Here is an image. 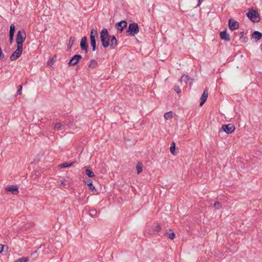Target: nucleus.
I'll return each instance as SVG.
<instances>
[{"mask_svg": "<svg viewBox=\"0 0 262 262\" xmlns=\"http://www.w3.org/2000/svg\"><path fill=\"white\" fill-rule=\"evenodd\" d=\"M100 40L102 45L104 48H107L110 45L111 36L107 29L103 28L100 32Z\"/></svg>", "mask_w": 262, "mask_h": 262, "instance_id": "f257e3e1", "label": "nucleus"}, {"mask_svg": "<svg viewBox=\"0 0 262 262\" xmlns=\"http://www.w3.org/2000/svg\"><path fill=\"white\" fill-rule=\"evenodd\" d=\"M139 32V28L137 23H133L129 24L127 30H126L128 36H134L136 34H137Z\"/></svg>", "mask_w": 262, "mask_h": 262, "instance_id": "f03ea898", "label": "nucleus"}, {"mask_svg": "<svg viewBox=\"0 0 262 262\" xmlns=\"http://www.w3.org/2000/svg\"><path fill=\"white\" fill-rule=\"evenodd\" d=\"M26 38V32L24 30L18 31L17 32L16 38V42L17 43V46L23 48V42L25 41Z\"/></svg>", "mask_w": 262, "mask_h": 262, "instance_id": "7ed1b4c3", "label": "nucleus"}, {"mask_svg": "<svg viewBox=\"0 0 262 262\" xmlns=\"http://www.w3.org/2000/svg\"><path fill=\"white\" fill-rule=\"evenodd\" d=\"M247 17L253 22L258 23L260 21V16L257 10H254L252 9H249L247 13Z\"/></svg>", "mask_w": 262, "mask_h": 262, "instance_id": "20e7f679", "label": "nucleus"}, {"mask_svg": "<svg viewBox=\"0 0 262 262\" xmlns=\"http://www.w3.org/2000/svg\"><path fill=\"white\" fill-rule=\"evenodd\" d=\"M98 34L96 30L92 29L90 33V43L92 47V51H95L96 48V39L98 38Z\"/></svg>", "mask_w": 262, "mask_h": 262, "instance_id": "39448f33", "label": "nucleus"}, {"mask_svg": "<svg viewBox=\"0 0 262 262\" xmlns=\"http://www.w3.org/2000/svg\"><path fill=\"white\" fill-rule=\"evenodd\" d=\"M23 50V48L17 46V49L12 54L10 57V59L11 61H14L18 58Z\"/></svg>", "mask_w": 262, "mask_h": 262, "instance_id": "423d86ee", "label": "nucleus"}, {"mask_svg": "<svg viewBox=\"0 0 262 262\" xmlns=\"http://www.w3.org/2000/svg\"><path fill=\"white\" fill-rule=\"evenodd\" d=\"M235 129L234 125L232 124H224L222 126V129L228 134L233 133Z\"/></svg>", "mask_w": 262, "mask_h": 262, "instance_id": "0eeeda50", "label": "nucleus"}, {"mask_svg": "<svg viewBox=\"0 0 262 262\" xmlns=\"http://www.w3.org/2000/svg\"><path fill=\"white\" fill-rule=\"evenodd\" d=\"M127 23L125 20H121L115 24V28L120 32H122L124 28H126Z\"/></svg>", "mask_w": 262, "mask_h": 262, "instance_id": "6e6552de", "label": "nucleus"}, {"mask_svg": "<svg viewBox=\"0 0 262 262\" xmlns=\"http://www.w3.org/2000/svg\"><path fill=\"white\" fill-rule=\"evenodd\" d=\"M82 58V56L79 54L75 55L70 60L68 63L69 66H72L76 65L80 59Z\"/></svg>", "mask_w": 262, "mask_h": 262, "instance_id": "1a4fd4ad", "label": "nucleus"}, {"mask_svg": "<svg viewBox=\"0 0 262 262\" xmlns=\"http://www.w3.org/2000/svg\"><path fill=\"white\" fill-rule=\"evenodd\" d=\"M228 25L229 29L231 30H234L237 29L239 27V23L238 21L230 18L228 20Z\"/></svg>", "mask_w": 262, "mask_h": 262, "instance_id": "9d476101", "label": "nucleus"}, {"mask_svg": "<svg viewBox=\"0 0 262 262\" xmlns=\"http://www.w3.org/2000/svg\"><path fill=\"white\" fill-rule=\"evenodd\" d=\"M80 46L82 50L85 51L86 53L88 52V44L86 36H84L81 38Z\"/></svg>", "mask_w": 262, "mask_h": 262, "instance_id": "9b49d317", "label": "nucleus"}, {"mask_svg": "<svg viewBox=\"0 0 262 262\" xmlns=\"http://www.w3.org/2000/svg\"><path fill=\"white\" fill-rule=\"evenodd\" d=\"M182 80L185 82L186 84L189 83V85H191L193 83V80L190 78L188 75L185 74H184L181 78L179 79V81L181 83H182Z\"/></svg>", "mask_w": 262, "mask_h": 262, "instance_id": "f8f14e48", "label": "nucleus"}, {"mask_svg": "<svg viewBox=\"0 0 262 262\" xmlns=\"http://www.w3.org/2000/svg\"><path fill=\"white\" fill-rule=\"evenodd\" d=\"M208 96V90L207 89H205L203 92V94L201 97V102L200 103V106H202L206 102Z\"/></svg>", "mask_w": 262, "mask_h": 262, "instance_id": "ddd939ff", "label": "nucleus"}, {"mask_svg": "<svg viewBox=\"0 0 262 262\" xmlns=\"http://www.w3.org/2000/svg\"><path fill=\"white\" fill-rule=\"evenodd\" d=\"M118 45L117 40L116 37L114 35L111 36L110 40V47L112 49H115Z\"/></svg>", "mask_w": 262, "mask_h": 262, "instance_id": "4468645a", "label": "nucleus"}, {"mask_svg": "<svg viewBox=\"0 0 262 262\" xmlns=\"http://www.w3.org/2000/svg\"><path fill=\"white\" fill-rule=\"evenodd\" d=\"M6 190L8 191L11 192L14 195H16L18 193V187L17 186L11 185L6 187Z\"/></svg>", "mask_w": 262, "mask_h": 262, "instance_id": "2eb2a0df", "label": "nucleus"}, {"mask_svg": "<svg viewBox=\"0 0 262 262\" xmlns=\"http://www.w3.org/2000/svg\"><path fill=\"white\" fill-rule=\"evenodd\" d=\"M220 36L222 40H224L226 41H229L230 40L229 35L227 33L226 31H221L220 33Z\"/></svg>", "mask_w": 262, "mask_h": 262, "instance_id": "dca6fc26", "label": "nucleus"}, {"mask_svg": "<svg viewBox=\"0 0 262 262\" xmlns=\"http://www.w3.org/2000/svg\"><path fill=\"white\" fill-rule=\"evenodd\" d=\"M262 37V33L259 31H255L253 32L251 38L255 39V42L259 40Z\"/></svg>", "mask_w": 262, "mask_h": 262, "instance_id": "f3484780", "label": "nucleus"}, {"mask_svg": "<svg viewBox=\"0 0 262 262\" xmlns=\"http://www.w3.org/2000/svg\"><path fill=\"white\" fill-rule=\"evenodd\" d=\"M85 174L90 178L94 177L95 174L94 172L90 169L86 168L85 169Z\"/></svg>", "mask_w": 262, "mask_h": 262, "instance_id": "a211bd4d", "label": "nucleus"}, {"mask_svg": "<svg viewBox=\"0 0 262 262\" xmlns=\"http://www.w3.org/2000/svg\"><path fill=\"white\" fill-rule=\"evenodd\" d=\"M87 185L89 188V189L92 191H96L95 187L92 184V182L91 181H88L87 182Z\"/></svg>", "mask_w": 262, "mask_h": 262, "instance_id": "6ab92c4d", "label": "nucleus"}, {"mask_svg": "<svg viewBox=\"0 0 262 262\" xmlns=\"http://www.w3.org/2000/svg\"><path fill=\"white\" fill-rule=\"evenodd\" d=\"M97 64V61L94 59H92L90 61V63L89 64V67L91 69H94L96 67Z\"/></svg>", "mask_w": 262, "mask_h": 262, "instance_id": "aec40b11", "label": "nucleus"}, {"mask_svg": "<svg viewBox=\"0 0 262 262\" xmlns=\"http://www.w3.org/2000/svg\"><path fill=\"white\" fill-rule=\"evenodd\" d=\"M175 146H176L175 143L174 142H171L170 147V150L173 155H176Z\"/></svg>", "mask_w": 262, "mask_h": 262, "instance_id": "412c9836", "label": "nucleus"}, {"mask_svg": "<svg viewBox=\"0 0 262 262\" xmlns=\"http://www.w3.org/2000/svg\"><path fill=\"white\" fill-rule=\"evenodd\" d=\"M136 168H137V173L139 174L140 173H141L142 172V163H138L137 166H136Z\"/></svg>", "mask_w": 262, "mask_h": 262, "instance_id": "4be33fe9", "label": "nucleus"}, {"mask_svg": "<svg viewBox=\"0 0 262 262\" xmlns=\"http://www.w3.org/2000/svg\"><path fill=\"white\" fill-rule=\"evenodd\" d=\"M164 235L168 237L170 239H173L175 237V234L174 232H171L170 233H168V232H165Z\"/></svg>", "mask_w": 262, "mask_h": 262, "instance_id": "5701e85b", "label": "nucleus"}, {"mask_svg": "<svg viewBox=\"0 0 262 262\" xmlns=\"http://www.w3.org/2000/svg\"><path fill=\"white\" fill-rule=\"evenodd\" d=\"M72 164H73V163H64L60 164L59 165V167L60 168H67V167H69L72 166Z\"/></svg>", "mask_w": 262, "mask_h": 262, "instance_id": "b1692460", "label": "nucleus"}, {"mask_svg": "<svg viewBox=\"0 0 262 262\" xmlns=\"http://www.w3.org/2000/svg\"><path fill=\"white\" fill-rule=\"evenodd\" d=\"M29 261V258L27 257H21L18 258L15 262H28Z\"/></svg>", "mask_w": 262, "mask_h": 262, "instance_id": "393cba45", "label": "nucleus"}, {"mask_svg": "<svg viewBox=\"0 0 262 262\" xmlns=\"http://www.w3.org/2000/svg\"><path fill=\"white\" fill-rule=\"evenodd\" d=\"M214 207L215 208V209H219L220 208H221L222 205L219 202H216L214 204Z\"/></svg>", "mask_w": 262, "mask_h": 262, "instance_id": "a878e982", "label": "nucleus"}, {"mask_svg": "<svg viewBox=\"0 0 262 262\" xmlns=\"http://www.w3.org/2000/svg\"><path fill=\"white\" fill-rule=\"evenodd\" d=\"M15 32V26L14 24H11L10 27L9 33Z\"/></svg>", "mask_w": 262, "mask_h": 262, "instance_id": "bb28decb", "label": "nucleus"}, {"mask_svg": "<svg viewBox=\"0 0 262 262\" xmlns=\"http://www.w3.org/2000/svg\"><path fill=\"white\" fill-rule=\"evenodd\" d=\"M174 91L177 93L178 94H180L181 92V89H180L179 86L178 85H175L174 86Z\"/></svg>", "mask_w": 262, "mask_h": 262, "instance_id": "cd10ccee", "label": "nucleus"}, {"mask_svg": "<svg viewBox=\"0 0 262 262\" xmlns=\"http://www.w3.org/2000/svg\"><path fill=\"white\" fill-rule=\"evenodd\" d=\"M22 88H23L22 85H19L18 86V90H17V95H20L21 94Z\"/></svg>", "mask_w": 262, "mask_h": 262, "instance_id": "c85d7f7f", "label": "nucleus"}, {"mask_svg": "<svg viewBox=\"0 0 262 262\" xmlns=\"http://www.w3.org/2000/svg\"><path fill=\"white\" fill-rule=\"evenodd\" d=\"M5 248L8 249V247L7 246L0 244V253H2L4 250Z\"/></svg>", "mask_w": 262, "mask_h": 262, "instance_id": "c756f323", "label": "nucleus"}, {"mask_svg": "<svg viewBox=\"0 0 262 262\" xmlns=\"http://www.w3.org/2000/svg\"><path fill=\"white\" fill-rule=\"evenodd\" d=\"M55 62V60L53 59V58H51L48 61V64L50 66H51L52 64H54Z\"/></svg>", "mask_w": 262, "mask_h": 262, "instance_id": "7c9ffc66", "label": "nucleus"}, {"mask_svg": "<svg viewBox=\"0 0 262 262\" xmlns=\"http://www.w3.org/2000/svg\"><path fill=\"white\" fill-rule=\"evenodd\" d=\"M241 39V41L244 43H246L248 41V38L247 37H242V38H240Z\"/></svg>", "mask_w": 262, "mask_h": 262, "instance_id": "2f4dec72", "label": "nucleus"}, {"mask_svg": "<svg viewBox=\"0 0 262 262\" xmlns=\"http://www.w3.org/2000/svg\"><path fill=\"white\" fill-rule=\"evenodd\" d=\"M74 40L75 38L73 37H71L69 39V44H71V46H72L74 43Z\"/></svg>", "mask_w": 262, "mask_h": 262, "instance_id": "473e14b6", "label": "nucleus"}, {"mask_svg": "<svg viewBox=\"0 0 262 262\" xmlns=\"http://www.w3.org/2000/svg\"><path fill=\"white\" fill-rule=\"evenodd\" d=\"M161 228L160 226L157 225L155 227V228L154 230L156 231L159 232V231L161 230Z\"/></svg>", "mask_w": 262, "mask_h": 262, "instance_id": "72a5a7b5", "label": "nucleus"}, {"mask_svg": "<svg viewBox=\"0 0 262 262\" xmlns=\"http://www.w3.org/2000/svg\"><path fill=\"white\" fill-rule=\"evenodd\" d=\"M61 127V125L60 123H57V124H56V125L55 126V128L57 129H60Z\"/></svg>", "mask_w": 262, "mask_h": 262, "instance_id": "f704fd0d", "label": "nucleus"}, {"mask_svg": "<svg viewBox=\"0 0 262 262\" xmlns=\"http://www.w3.org/2000/svg\"><path fill=\"white\" fill-rule=\"evenodd\" d=\"M60 183L59 184L60 185H63V186H65L66 185V183L64 181H60L59 182Z\"/></svg>", "mask_w": 262, "mask_h": 262, "instance_id": "c9c22d12", "label": "nucleus"}, {"mask_svg": "<svg viewBox=\"0 0 262 262\" xmlns=\"http://www.w3.org/2000/svg\"><path fill=\"white\" fill-rule=\"evenodd\" d=\"M13 41V37H9L10 44H12Z\"/></svg>", "mask_w": 262, "mask_h": 262, "instance_id": "e433bc0d", "label": "nucleus"}, {"mask_svg": "<svg viewBox=\"0 0 262 262\" xmlns=\"http://www.w3.org/2000/svg\"><path fill=\"white\" fill-rule=\"evenodd\" d=\"M203 1V0H199L198 4L196 7H199L200 6V5L201 4V3H202Z\"/></svg>", "mask_w": 262, "mask_h": 262, "instance_id": "4c0bfd02", "label": "nucleus"}, {"mask_svg": "<svg viewBox=\"0 0 262 262\" xmlns=\"http://www.w3.org/2000/svg\"><path fill=\"white\" fill-rule=\"evenodd\" d=\"M164 116V118L166 120H167V119H169L170 118V117H171L172 116Z\"/></svg>", "mask_w": 262, "mask_h": 262, "instance_id": "58836bf2", "label": "nucleus"}, {"mask_svg": "<svg viewBox=\"0 0 262 262\" xmlns=\"http://www.w3.org/2000/svg\"><path fill=\"white\" fill-rule=\"evenodd\" d=\"M14 33H9V37H14Z\"/></svg>", "mask_w": 262, "mask_h": 262, "instance_id": "ea45409f", "label": "nucleus"}, {"mask_svg": "<svg viewBox=\"0 0 262 262\" xmlns=\"http://www.w3.org/2000/svg\"><path fill=\"white\" fill-rule=\"evenodd\" d=\"M243 34H244V31H242L240 32V38H242V37L243 36Z\"/></svg>", "mask_w": 262, "mask_h": 262, "instance_id": "a19ab883", "label": "nucleus"}, {"mask_svg": "<svg viewBox=\"0 0 262 262\" xmlns=\"http://www.w3.org/2000/svg\"><path fill=\"white\" fill-rule=\"evenodd\" d=\"M171 113H172V112L171 111H169V112H165L164 115H170Z\"/></svg>", "mask_w": 262, "mask_h": 262, "instance_id": "79ce46f5", "label": "nucleus"}, {"mask_svg": "<svg viewBox=\"0 0 262 262\" xmlns=\"http://www.w3.org/2000/svg\"><path fill=\"white\" fill-rule=\"evenodd\" d=\"M260 50H261V51L262 52V44L261 45V49H260Z\"/></svg>", "mask_w": 262, "mask_h": 262, "instance_id": "37998d69", "label": "nucleus"}]
</instances>
